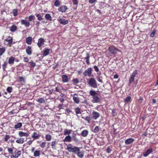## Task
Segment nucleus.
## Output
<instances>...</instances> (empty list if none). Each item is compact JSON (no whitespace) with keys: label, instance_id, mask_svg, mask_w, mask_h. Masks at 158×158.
<instances>
[{"label":"nucleus","instance_id":"nucleus-1","mask_svg":"<svg viewBox=\"0 0 158 158\" xmlns=\"http://www.w3.org/2000/svg\"><path fill=\"white\" fill-rule=\"evenodd\" d=\"M66 149L69 152L76 154L78 157L81 158L84 156V153L82 151H80L79 148L77 146L74 147L71 144L67 146Z\"/></svg>","mask_w":158,"mask_h":158},{"label":"nucleus","instance_id":"nucleus-2","mask_svg":"<svg viewBox=\"0 0 158 158\" xmlns=\"http://www.w3.org/2000/svg\"><path fill=\"white\" fill-rule=\"evenodd\" d=\"M9 154L10 155L11 158H18L21 155L22 152L18 150L16 148L13 147L7 148Z\"/></svg>","mask_w":158,"mask_h":158},{"label":"nucleus","instance_id":"nucleus-3","mask_svg":"<svg viewBox=\"0 0 158 158\" xmlns=\"http://www.w3.org/2000/svg\"><path fill=\"white\" fill-rule=\"evenodd\" d=\"M90 95L92 96L93 99L91 100L93 103H97L101 101V99L98 96V93L94 90H91L89 92Z\"/></svg>","mask_w":158,"mask_h":158},{"label":"nucleus","instance_id":"nucleus-4","mask_svg":"<svg viewBox=\"0 0 158 158\" xmlns=\"http://www.w3.org/2000/svg\"><path fill=\"white\" fill-rule=\"evenodd\" d=\"M87 82L89 86L94 88L98 87L97 82L94 78H89Z\"/></svg>","mask_w":158,"mask_h":158},{"label":"nucleus","instance_id":"nucleus-5","mask_svg":"<svg viewBox=\"0 0 158 158\" xmlns=\"http://www.w3.org/2000/svg\"><path fill=\"white\" fill-rule=\"evenodd\" d=\"M108 51L111 54L113 55L115 54L117 52L119 51L118 49L114 46H110L108 48Z\"/></svg>","mask_w":158,"mask_h":158},{"label":"nucleus","instance_id":"nucleus-6","mask_svg":"<svg viewBox=\"0 0 158 158\" xmlns=\"http://www.w3.org/2000/svg\"><path fill=\"white\" fill-rule=\"evenodd\" d=\"M40 134L39 131H34L31 135V137L33 140H35L39 139L40 137Z\"/></svg>","mask_w":158,"mask_h":158},{"label":"nucleus","instance_id":"nucleus-7","mask_svg":"<svg viewBox=\"0 0 158 158\" xmlns=\"http://www.w3.org/2000/svg\"><path fill=\"white\" fill-rule=\"evenodd\" d=\"M5 41L8 42L7 45L10 47L11 46L12 44L15 43V42L13 43V38L10 36H8L7 38L5 40Z\"/></svg>","mask_w":158,"mask_h":158},{"label":"nucleus","instance_id":"nucleus-8","mask_svg":"<svg viewBox=\"0 0 158 158\" xmlns=\"http://www.w3.org/2000/svg\"><path fill=\"white\" fill-rule=\"evenodd\" d=\"M92 69L91 68L89 67L85 70L83 74L85 77L88 76L90 77L92 73Z\"/></svg>","mask_w":158,"mask_h":158},{"label":"nucleus","instance_id":"nucleus-9","mask_svg":"<svg viewBox=\"0 0 158 158\" xmlns=\"http://www.w3.org/2000/svg\"><path fill=\"white\" fill-rule=\"evenodd\" d=\"M44 40L42 38H40L38 40V42L37 43V45L38 47L40 48H41L42 46H43L45 42Z\"/></svg>","mask_w":158,"mask_h":158},{"label":"nucleus","instance_id":"nucleus-10","mask_svg":"<svg viewBox=\"0 0 158 158\" xmlns=\"http://www.w3.org/2000/svg\"><path fill=\"white\" fill-rule=\"evenodd\" d=\"M100 113L96 111H93L92 112V118L94 119H97L100 117Z\"/></svg>","mask_w":158,"mask_h":158},{"label":"nucleus","instance_id":"nucleus-11","mask_svg":"<svg viewBox=\"0 0 158 158\" xmlns=\"http://www.w3.org/2000/svg\"><path fill=\"white\" fill-rule=\"evenodd\" d=\"M153 151V149L151 148L148 149L146 151L143 152V156L144 157L147 156L149 154L152 152Z\"/></svg>","mask_w":158,"mask_h":158},{"label":"nucleus","instance_id":"nucleus-12","mask_svg":"<svg viewBox=\"0 0 158 158\" xmlns=\"http://www.w3.org/2000/svg\"><path fill=\"white\" fill-rule=\"evenodd\" d=\"M22 25H23L26 27H29L30 25V22L26 19H21L20 21Z\"/></svg>","mask_w":158,"mask_h":158},{"label":"nucleus","instance_id":"nucleus-13","mask_svg":"<svg viewBox=\"0 0 158 158\" xmlns=\"http://www.w3.org/2000/svg\"><path fill=\"white\" fill-rule=\"evenodd\" d=\"M73 99L74 102L78 104L79 103L80 100L79 98L78 97L77 94H74L73 96Z\"/></svg>","mask_w":158,"mask_h":158},{"label":"nucleus","instance_id":"nucleus-14","mask_svg":"<svg viewBox=\"0 0 158 158\" xmlns=\"http://www.w3.org/2000/svg\"><path fill=\"white\" fill-rule=\"evenodd\" d=\"M67 9L68 8L66 6H62L58 9V10L60 12L64 13L65 12Z\"/></svg>","mask_w":158,"mask_h":158},{"label":"nucleus","instance_id":"nucleus-15","mask_svg":"<svg viewBox=\"0 0 158 158\" xmlns=\"http://www.w3.org/2000/svg\"><path fill=\"white\" fill-rule=\"evenodd\" d=\"M135 139L133 138H128L125 141V143L126 145H129L132 144L134 141Z\"/></svg>","mask_w":158,"mask_h":158},{"label":"nucleus","instance_id":"nucleus-16","mask_svg":"<svg viewBox=\"0 0 158 158\" xmlns=\"http://www.w3.org/2000/svg\"><path fill=\"white\" fill-rule=\"evenodd\" d=\"M62 81L63 83L68 82L69 81L68 76L65 74L63 75L62 76Z\"/></svg>","mask_w":158,"mask_h":158},{"label":"nucleus","instance_id":"nucleus-17","mask_svg":"<svg viewBox=\"0 0 158 158\" xmlns=\"http://www.w3.org/2000/svg\"><path fill=\"white\" fill-rule=\"evenodd\" d=\"M60 23L64 25L67 24L69 21L68 20H66L64 19H61L59 20Z\"/></svg>","mask_w":158,"mask_h":158},{"label":"nucleus","instance_id":"nucleus-18","mask_svg":"<svg viewBox=\"0 0 158 158\" xmlns=\"http://www.w3.org/2000/svg\"><path fill=\"white\" fill-rule=\"evenodd\" d=\"M32 40V38L31 36L28 37L26 39V43L28 45H30L31 44Z\"/></svg>","mask_w":158,"mask_h":158},{"label":"nucleus","instance_id":"nucleus-19","mask_svg":"<svg viewBox=\"0 0 158 158\" xmlns=\"http://www.w3.org/2000/svg\"><path fill=\"white\" fill-rule=\"evenodd\" d=\"M19 136L20 137L25 136L27 137L29 136L27 132H24L22 131H19L18 133Z\"/></svg>","mask_w":158,"mask_h":158},{"label":"nucleus","instance_id":"nucleus-20","mask_svg":"<svg viewBox=\"0 0 158 158\" xmlns=\"http://www.w3.org/2000/svg\"><path fill=\"white\" fill-rule=\"evenodd\" d=\"M86 56L85 58L84 59L86 60V63L88 65L90 64L89 62V58H90V55L89 53H87L86 54Z\"/></svg>","mask_w":158,"mask_h":158},{"label":"nucleus","instance_id":"nucleus-21","mask_svg":"<svg viewBox=\"0 0 158 158\" xmlns=\"http://www.w3.org/2000/svg\"><path fill=\"white\" fill-rule=\"evenodd\" d=\"M15 60V57L11 56L9 58L8 61V63L11 65L13 64H14Z\"/></svg>","mask_w":158,"mask_h":158},{"label":"nucleus","instance_id":"nucleus-22","mask_svg":"<svg viewBox=\"0 0 158 158\" xmlns=\"http://www.w3.org/2000/svg\"><path fill=\"white\" fill-rule=\"evenodd\" d=\"M32 51L31 47L30 46H28L26 49V53L28 55H30L32 54Z\"/></svg>","mask_w":158,"mask_h":158},{"label":"nucleus","instance_id":"nucleus-23","mask_svg":"<svg viewBox=\"0 0 158 158\" xmlns=\"http://www.w3.org/2000/svg\"><path fill=\"white\" fill-rule=\"evenodd\" d=\"M50 49L49 48H46L44 49V51L43 56H45L48 55L49 53Z\"/></svg>","mask_w":158,"mask_h":158},{"label":"nucleus","instance_id":"nucleus-24","mask_svg":"<svg viewBox=\"0 0 158 158\" xmlns=\"http://www.w3.org/2000/svg\"><path fill=\"white\" fill-rule=\"evenodd\" d=\"M24 141V139L23 138L18 139L16 140V142L19 144H23Z\"/></svg>","mask_w":158,"mask_h":158},{"label":"nucleus","instance_id":"nucleus-25","mask_svg":"<svg viewBox=\"0 0 158 158\" xmlns=\"http://www.w3.org/2000/svg\"><path fill=\"white\" fill-rule=\"evenodd\" d=\"M45 18L47 20L52 21V18L51 15L49 14H46L45 15Z\"/></svg>","mask_w":158,"mask_h":158},{"label":"nucleus","instance_id":"nucleus-26","mask_svg":"<svg viewBox=\"0 0 158 158\" xmlns=\"http://www.w3.org/2000/svg\"><path fill=\"white\" fill-rule=\"evenodd\" d=\"M82 118L87 121L88 123H90L92 119V118L90 117V116H87L85 117H82Z\"/></svg>","mask_w":158,"mask_h":158},{"label":"nucleus","instance_id":"nucleus-27","mask_svg":"<svg viewBox=\"0 0 158 158\" xmlns=\"http://www.w3.org/2000/svg\"><path fill=\"white\" fill-rule=\"evenodd\" d=\"M36 101L40 103H43L45 102V100L43 98H40L37 99Z\"/></svg>","mask_w":158,"mask_h":158},{"label":"nucleus","instance_id":"nucleus-28","mask_svg":"<svg viewBox=\"0 0 158 158\" xmlns=\"http://www.w3.org/2000/svg\"><path fill=\"white\" fill-rule=\"evenodd\" d=\"M22 125V124L21 123H16L14 126V128L15 129H18L20 128Z\"/></svg>","mask_w":158,"mask_h":158},{"label":"nucleus","instance_id":"nucleus-29","mask_svg":"<svg viewBox=\"0 0 158 158\" xmlns=\"http://www.w3.org/2000/svg\"><path fill=\"white\" fill-rule=\"evenodd\" d=\"M17 29V27L15 25H13L10 27V30L11 32H15Z\"/></svg>","mask_w":158,"mask_h":158},{"label":"nucleus","instance_id":"nucleus-30","mask_svg":"<svg viewBox=\"0 0 158 158\" xmlns=\"http://www.w3.org/2000/svg\"><path fill=\"white\" fill-rule=\"evenodd\" d=\"M72 138L69 135L67 136L64 139V141L70 142L71 141Z\"/></svg>","mask_w":158,"mask_h":158},{"label":"nucleus","instance_id":"nucleus-31","mask_svg":"<svg viewBox=\"0 0 158 158\" xmlns=\"http://www.w3.org/2000/svg\"><path fill=\"white\" fill-rule=\"evenodd\" d=\"M88 133V131L87 130H84L81 133V135L83 137H86L87 136Z\"/></svg>","mask_w":158,"mask_h":158},{"label":"nucleus","instance_id":"nucleus-32","mask_svg":"<svg viewBox=\"0 0 158 158\" xmlns=\"http://www.w3.org/2000/svg\"><path fill=\"white\" fill-rule=\"evenodd\" d=\"M100 127L99 126H96L93 130V131L95 133H98L100 131Z\"/></svg>","mask_w":158,"mask_h":158},{"label":"nucleus","instance_id":"nucleus-33","mask_svg":"<svg viewBox=\"0 0 158 158\" xmlns=\"http://www.w3.org/2000/svg\"><path fill=\"white\" fill-rule=\"evenodd\" d=\"M40 155V151L36 150L34 153V156L35 157H39Z\"/></svg>","mask_w":158,"mask_h":158},{"label":"nucleus","instance_id":"nucleus-34","mask_svg":"<svg viewBox=\"0 0 158 158\" xmlns=\"http://www.w3.org/2000/svg\"><path fill=\"white\" fill-rule=\"evenodd\" d=\"M52 137L51 135L49 134H46L45 135V138L47 141H50L52 139Z\"/></svg>","mask_w":158,"mask_h":158},{"label":"nucleus","instance_id":"nucleus-35","mask_svg":"<svg viewBox=\"0 0 158 158\" xmlns=\"http://www.w3.org/2000/svg\"><path fill=\"white\" fill-rule=\"evenodd\" d=\"M6 49L5 47L0 48V56H2L5 52Z\"/></svg>","mask_w":158,"mask_h":158},{"label":"nucleus","instance_id":"nucleus-36","mask_svg":"<svg viewBox=\"0 0 158 158\" xmlns=\"http://www.w3.org/2000/svg\"><path fill=\"white\" fill-rule=\"evenodd\" d=\"M54 5L56 7H58L60 5V2L59 0H55Z\"/></svg>","mask_w":158,"mask_h":158},{"label":"nucleus","instance_id":"nucleus-37","mask_svg":"<svg viewBox=\"0 0 158 158\" xmlns=\"http://www.w3.org/2000/svg\"><path fill=\"white\" fill-rule=\"evenodd\" d=\"M71 133V130L69 129H65L64 133V135H69Z\"/></svg>","mask_w":158,"mask_h":158},{"label":"nucleus","instance_id":"nucleus-38","mask_svg":"<svg viewBox=\"0 0 158 158\" xmlns=\"http://www.w3.org/2000/svg\"><path fill=\"white\" fill-rule=\"evenodd\" d=\"M72 81L74 85H76L79 82V80L77 78H73L72 80Z\"/></svg>","mask_w":158,"mask_h":158},{"label":"nucleus","instance_id":"nucleus-39","mask_svg":"<svg viewBox=\"0 0 158 158\" xmlns=\"http://www.w3.org/2000/svg\"><path fill=\"white\" fill-rule=\"evenodd\" d=\"M56 141H52L51 143V146L53 149H56Z\"/></svg>","mask_w":158,"mask_h":158},{"label":"nucleus","instance_id":"nucleus-40","mask_svg":"<svg viewBox=\"0 0 158 158\" xmlns=\"http://www.w3.org/2000/svg\"><path fill=\"white\" fill-rule=\"evenodd\" d=\"M131 97L130 96H128L124 99V102L126 103H127L131 101Z\"/></svg>","mask_w":158,"mask_h":158},{"label":"nucleus","instance_id":"nucleus-41","mask_svg":"<svg viewBox=\"0 0 158 158\" xmlns=\"http://www.w3.org/2000/svg\"><path fill=\"white\" fill-rule=\"evenodd\" d=\"M28 18V21H31L35 19V17L34 15H31L29 16Z\"/></svg>","mask_w":158,"mask_h":158},{"label":"nucleus","instance_id":"nucleus-42","mask_svg":"<svg viewBox=\"0 0 158 158\" xmlns=\"http://www.w3.org/2000/svg\"><path fill=\"white\" fill-rule=\"evenodd\" d=\"M12 13L14 16L15 17L18 15V11L17 9H14L12 10Z\"/></svg>","mask_w":158,"mask_h":158},{"label":"nucleus","instance_id":"nucleus-43","mask_svg":"<svg viewBox=\"0 0 158 158\" xmlns=\"http://www.w3.org/2000/svg\"><path fill=\"white\" fill-rule=\"evenodd\" d=\"M76 113L77 114H81L80 109L79 107H77L75 109Z\"/></svg>","mask_w":158,"mask_h":158},{"label":"nucleus","instance_id":"nucleus-44","mask_svg":"<svg viewBox=\"0 0 158 158\" xmlns=\"http://www.w3.org/2000/svg\"><path fill=\"white\" fill-rule=\"evenodd\" d=\"M156 32V30L154 29L152 32L150 34V36L152 37H153L154 36Z\"/></svg>","mask_w":158,"mask_h":158},{"label":"nucleus","instance_id":"nucleus-45","mask_svg":"<svg viewBox=\"0 0 158 158\" xmlns=\"http://www.w3.org/2000/svg\"><path fill=\"white\" fill-rule=\"evenodd\" d=\"M10 136L9 135H6L4 138V141L6 142H7L8 140L10 138Z\"/></svg>","mask_w":158,"mask_h":158},{"label":"nucleus","instance_id":"nucleus-46","mask_svg":"<svg viewBox=\"0 0 158 158\" xmlns=\"http://www.w3.org/2000/svg\"><path fill=\"white\" fill-rule=\"evenodd\" d=\"M136 74H137V70H135L132 73L131 77L135 78Z\"/></svg>","mask_w":158,"mask_h":158},{"label":"nucleus","instance_id":"nucleus-47","mask_svg":"<svg viewBox=\"0 0 158 158\" xmlns=\"http://www.w3.org/2000/svg\"><path fill=\"white\" fill-rule=\"evenodd\" d=\"M134 81V78L130 77L129 81V85H130Z\"/></svg>","mask_w":158,"mask_h":158},{"label":"nucleus","instance_id":"nucleus-48","mask_svg":"<svg viewBox=\"0 0 158 158\" xmlns=\"http://www.w3.org/2000/svg\"><path fill=\"white\" fill-rule=\"evenodd\" d=\"M30 64L31 66L32 67L34 68L35 66V64L33 60H31L30 62L29 63Z\"/></svg>","mask_w":158,"mask_h":158},{"label":"nucleus","instance_id":"nucleus-49","mask_svg":"<svg viewBox=\"0 0 158 158\" xmlns=\"http://www.w3.org/2000/svg\"><path fill=\"white\" fill-rule=\"evenodd\" d=\"M115 111V109L112 110V116L114 117L117 115Z\"/></svg>","mask_w":158,"mask_h":158},{"label":"nucleus","instance_id":"nucleus-50","mask_svg":"<svg viewBox=\"0 0 158 158\" xmlns=\"http://www.w3.org/2000/svg\"><path fill=\"white\" fill-rule=\"evenodd\" d=\"M7 64V63L6 62H5L2 65V67L3 71L5 70V69L6 68Z\"/></svg>","mask_w":158,"mask_h":158},{"label":"nucleus","instance_id":"nucleus-51","mask_svg":"<svg viewBox=\"0 0 158 158\" xmlns=\"http://www.w3.org/2000/svg\"><path fill=\"white\" fill-rule=\"evenodd\" d=\"M46 144V142H42L40 144V146L41 148H44L45 147Z\"/></svg>","mask_w":158,"mask_h":158},{"label":"nucleus","instance_id":"nucleus-52","mask_svg":"<svg viewBox=\"0 0 158 158\" xmlns=\"http://www.w3.org/2000/svg\"><path fill=\"white\" fill-rule=\"evenodd\" d=\"M12 88L11 87H9L7 88V91L9 93H10L12 92Z\"/></svg>","mask_w":158,"mask_h":158},{"label":"nucleus","instance_id":"nucleus-53","mask_svg":"<svg viewBox=\"0 0 158 158\" xmlns=\"http://www.w3.org/2000/svg\"><path fill=\"white\" fill-rule=\"evenodd\" d=\"M19 80L21 82H23V83L25 82V80L24 78L22 77H19Z\"/></svg>","mask_w":158,"mask_h":158},{"label":"nucleus","instance_id":"nucleus-54","mask_svg":"<svg viewBox=\"0 0 158 158\" xmlns=\"http://www.w3.org/2000/svg\"><path fill=\"white\" fill-rule=\"evenodd\" d=\"M55 90L56 92H61V89L60 88V87H56L55 88Z\"/></svg>","mask_w":158,"mask_h":158},{"label":"nucleus","instance_id":"nucleus-55","mask_svg":"<svg viewBox=\"0 0 158 158\" xmlns=\"http://www.w3.org/2000/svg\"><path fill=\"white\" fill-rule=\"evenodd\" d=\"M78 0H72L73 3L74 5H77L78 4Z\"/></svg>","mask_w":158,"mask_h":158},{"label":"nucleus","instance_id":"nucleus-56","mask_svg":"<svg viewBox=\"0 0 158 158\" xmlns=\"http://www.w3.org/2000/svg\"><path fill=\"white\" fill-rule=\"evenodd\" d=\"M54 90L53 89H51V90H48V92L47 94L48 95H50L52 94Z\"/></svg>","mask_w":158,"mask_h":158},{"label":"nucleus","instance_id":"nucleus-57","mask_svg":"<svg viewBox=\"0 0 158 158\" xmlns=\"http://www.w3.org/2000/svg\"><path fill=\"white\" fill-rule=\"evenodd\" d=\"M64 106V105L63 104H60L58 105L57 108H58L59 109H63V107Z\"/></svg>","mask_w":158,"mask_h":158},{"label":"nucleus","instance_id":"nucleus-58","mask_svg":"<svg viewBox=\"0 0 158 158\" xmlns=\"http://www.w3.org/2000/svg\"><path fill=\"white\" fill-rule=\"evenodd\" d=\"M93 67L94 69V70L96 72H98L99 71V69L98 67L96 65H94Z\"/></svg>","mask_w":158,"mask_h":158},{"label":"nucleus","instance_id":"nucleus-59","mask_svg":"<svg viewBox=\"0 0 158 158\" xmlns=\"http://www.w3.org/2000/svg\"><path fill=\"white\" fill-rule=\"evenodd\" d=\"M23 59L24 60V61L26 62H28L29 59L27 57H23Z\"/></svg>","mask_w":158,"mask_h":158},{"label":"nucleus","instance_id":"nucleus-60","mask_svg":"<svg viewBox=\"0 0 158 158\" xmlns=\"http://www.w3.org/2000/svg\"><path fill=\"white\" fill-rule=\"evenodd\" d=\"M59 100L62 103H63L65 101L64 98H59Z\"/></svg>","mask_w":158,"mask_h":158},{"label":"nucleus","instance_id":"nucleus-61","mask_svg":"<svg viewBox=\"0 0 158 158\" xmlns=\"http://www.w3.org/2000/svg\"><path fill=\"white\" fill-rule=\"evenodd\" d=\"M34 140H33H33H32V139H30V140H29L28 142H27V143L29 145H30L31 144H32V143L33 141H34Z\"/></svg>","mask_w":158,"mask_h":158},{"label":"nucleus","instance_id":"nucleus-62","mask_svg":"<svg viewBox=\"0 0 158 158\" xmlns=\"http://www.w3.org/2000/svg\"><path fill=\"white\" fill-rule=\"evenodd\" d=\"M97 0H89V2L90 4H93Z\"/></svg>","mask_w":158,"mask_h":158},{"label":"nucleus","instance_id":"nucleus-63","mask_svg":"<svg viewBox=\"0 0 158 158\" xmlns=\"http://www.w3.org/2000/svg\"><path fill=\"white\" fill-rule=\"evenodd\" d=\"M97 80L98 81L101 83H103V81L102 79H101L99 77H97Z\"/></svg>","mask_w":158,"mask_h":158},{"label":"nucleus","instance_id":"nucleus-64","mask_svg":"<svg viewBox=\"0 0 158 158\" xmlns=\"http://www.w3.org/2000/svg\"><path fill=\"white\" fill-rule=\"evenodd\" d=\"M40 24V22L38 21H36V22L35 25L37 26H39Z\"/></svg>","mask_w":158,"mask_h":158}]
</instances>
